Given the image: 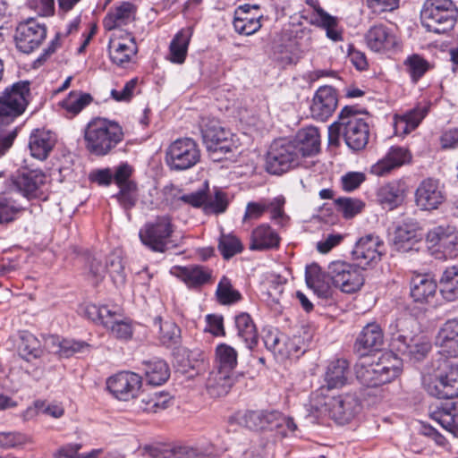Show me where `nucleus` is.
Masks as SVG:
<instances>
[{
	"instance_id": "obj_1",
	"label": "nucleus",
	"mask_w": 458,
	"mask_h": 458,
	"mask_svg": "<svg viewBox=\"0 0 458 458\" xmlns=\"http://www.w3.org/2000/svg\"><path fill=\"white\" fill-rule=\"evenodd\" d=\"M355 106H345L338 114L337 120L328 128L330 144L338 145L343 139L349 149L353 152L363 150L369 140V125Z\"/></svg>"
},
{
	"instance_id": "obj_2",
	"label": "nucleus",
	"mask_w": 458,
	"mask_h": 458,
	"mask_svg": "<svg viewBox=\"0 0 458 458\" xmlns=\"http://www.w3.org/2000/svg\"><path fill=\"white\" fill-rule=\"evenodd\" d=\"M123 139V127L118 123L106 118H93L84 129L85 148L96 157L109 155Z\"/></svg>"
},
{
	"instance_id": "obj_3",
	"label": "nucleus",
	"mask_w": 458,
	"mask_h": 458,
	"mask_svg": "<svg viewBox=\"0 0 458 458\" xmlns=\"http://www.w3.org/2000/svg\"><path fill=\"white\" fill-rule=\"evenodd\" d=\"M412 320L397 319L394 326L391 325V352L411 362H420L427 358L431 352L432 344L430 340L421 335L409 336L405 335V329Z\"/></svg>"
},
{
	"instance_id": "obj_4",
	"label": "nucleus",
	"mask_w": 458,
	"mask_h": 458,
	"mask_svg": "<svg viewBox=\"0 0 458 458\" xmlns=\"http://www.w3.org/2000/svg\"><path fill=\"white\" fill-rule=\"evenodd\" d=\"M32 100L30 82L19 81L0 92V128L21 116Z\"/></svg>"
},
{
	"instance_id": "obj_5",
	"label": "nucleus",
	"mask_w": 458,
	"mask_h": 458,
	"mask_svg": "<svg viewBox=\"0 0 458 458\" xmlns=\"http://www.w3.org/2000/svg\"><path fill=\"white\" fill-rule=\"evenodd\" d=\"M458 17L453 0H425L421 10L422 25L428 31L444 34L451 30Z\"/></svg>"
},
{
	"instance_id": "obj_6",
	"label": "nucleus",
	"mask_w": 458,
	"mask_h": 458,
	"mask_svg": "<svg viewBox=\"0 0 458 458\" xmlns=\"http://www.w3.org/2000/svg\"><path fill=\"white\" fill-rule=\"evenodd\" d=\"M173 218L169 215L157 216L140 228L139 237L143 245L154 252H165L169 239L174 232Z\"/></svg>"
},
{
	"instance_id": "obj_7",
	"label": "nucleus",
	"mask_w": 458,
	"mask_h": 458,
	"mask_svg": "<svg viewBox=\"0 0 458 458\" xmlns=\"http://www.w3.org/2000/svg\"><path fill=\"white\" fill-rule=\"evenodd\" d=\"M291 140L279 139L273 141L266 157V168L271 174H282L294 168L300 163L301 157Z\"/></svg>"
},
{
	"instance_id": "obj_8",
	"label": "nucleus",
	"mask_w": 458,
	"mask_h": 458,
	"mask_svg": "<svg viewBox=\"0 0 458 458\" xmlns=\"http://www.w3.org/2000/svg\"><path fill=\"white\" fill-rule=\"evenodd\" d=\"M200 128L203 143L208 152L226 155L237 149L233 135L222 127L218 120L209 117L202 118Z\"/></svg>"
},
{
	"instance_id": "obj_9",
	"label": "nucleus",
	"mask_w": 458,
	"mask_h": 458,
	"mask_svg": "<svg viewBox=\"0 0 458 458\" xmlns=\"http://www.w3.org/2000/svg\"><path fill=\"white\" fill-rule=\"evenodd\" d=\"M200 160V149L191 138H180L166 149L165 162L173 171H183L193 167Z\"/></svg>"
},
{
	"instance_id": "obj_10",
	"label": "nucleus",
	"mask_w": 458,
	"mask_h": 458,
	"mask_svg": "<svg viewBox=\"0 0 458 458\" xmlns=\"http://www.w3.org/2000/svg\"><path fill=\"white\" fill-rule=\"evenodd\" d=\"M401 371V362L397 360L391 365L385 363L383 360L370 364L359 362L355 368L357 379L368 387H377L389 383L397 377Z\"/></svg>"
},
{
	"instance_id": "obj_11",
	"label": "nucleus",
	"mask_w": 458,
	"mask_h": 458,
	"mask_svg": "<svg viewBox=\"0 0 458 458\" xmlns=\"http://www.w3.org/2000/svg\"><path fill=\"white\" fill-rule=\"evenodd\" d=\"M332 284L343 293H354L364 284L361 268L356 264L345 261H333L327 268Z\"/></svg>"
},
{
	"instance_id": "obj_12",
	"label": "nucleus",
	"mask_w": 458,
	"mask_h": 458,
	"mask_svg": "<svg viewBox=\"0 0 458 458\" xmlns=\"http://www.w3.org/2000/svg\"><path fill=\"white\" fill-rule=\"evenodd\" d=\"M47 37V26L34 18L21 21L16 27L14 41L19 51L30 54L38 48Z\"/></svg>"
},
{
	"instance_id": "obj_13",
	"label": "nucleus",
	"mask_w": 458,
	"mask_h": 458,
	"mask_svg": "<svg viewBox=\"0 0 458 458\" xmlns=\"http://www.w3.org/2000/svg\"><path fill=\"white\" fill-rule=\"evenodd\" d=\"M386 252L385 243L379 236L368 234L360 237L352 251V259L361 269L376 266Z\"/></svg>"
},
{
	"instance_id": "obj_14",
	"label": "nucleus",
	"mask_w": 458,
	"mask_h": 458,
	"mask_svg": "<svg viewBox=\"0 0 458 458\" xmlns=\"http://www.w3.org/2000/svg\"><path fill=\"white\" fill-rule=\"evenodd\" d=\"M46 182L47 175L39 169L18 172L12 178L15 191L30 201L46 199L43 191Z\"/></svg>"
},
{
	"instance_id": "obj_15",
	"label": "nucleus",
	"mask_w": 458,
	"mask_h": 458,
	"mask_svg": "<svg viewBox=\"0 0 458 458\" xmlns=\"http://www.w3.org/2000/svg\"><path fill=\"white\" fill-rule=\"evenodd\" d=\"M107 49L111 62L123 68L131 63L132 57L137 55L139 50L134 36L128 31L112 33L109 38Z\"/></svg>"
},
{
	"instance_id": "obj_16",
	"label": "nucleus",
	"mask_w": 458,
	"mask_h": 458,
	"mask_svg": "<svg viewBox=\"0 0 458 458\" xmlns=\"http://www.w3.org/2000/svg\"><path fill=\"white\" fill-rule=\"evenodd\" d=\"M142 386V377L134 372L121 371L106 380L108 391L120 401H130L138 396Z\"/></svg>"
},
{
	"instance_id": "obj_17",
	"label": "nucleus",
	"mask_w": 458,
	"mask_h": 458,
	"mask_svg": "<svg viewBox=\"0 0 458 458\" xmlns=\"http://www.w3.org/2000/svg\"><path fill=\"white\" fill-rule=\"evenodd\" d=\"M306 4L311 8L310 11H308L309 22L324 30L327 37L332 41H342L344 38L343 29L339 24V19L324 10L318 0H306Z\"/></svg>"
},
{
	"instance_id": "obj_18",
	"label": "nucleus",
	"mask_w": 458,
	"mask_h": 458,
	"mask_svg": "<svg viewBox=\"0 0 458 458\" xmlns=\"http://www.w3.org/2000/svg\"><path fill=\"white\" fill-rule=\"evenodd\" d=\"M327 405L332 419L344 424L360 411L361 403L356 392H349L333 397Z\"/></svg>"
},
{
	"instance_id": "obj_19",
	"label": "nucleus",
	"mask_w": 458,
	"mask_h": 458,
	"mask_svg": "<svg viewBox=\"0 0 458 458\" xmlns=\"http://www.w3.org/2000/svg\"><path fill=\"white\" fill-rule=\"evenodd\" d=\"M161 194L163 204L174 211L180 209L183 205L199 208L206 199L203 191L186 194L182 188L173 183L164 186Z\"/></svg>"
},
{
	"instance_id": "obj_20",
	"label": "nucleus",
	"mask_w": 458,
	"mask_h": 458,
	"mask_svg": "<svg viewBox=\"0 0 458 458\" xmlns=\"http://www.w3.org/2000/svg\"><path fill=\"white\" fill-rule=\"evenodd\" d=\"M429 394L438 399H454L458 396V365L446 364L432 384L428 386Z\"/></svg>"
},
{
	"instance_id": "obj_21",
	"label": "nucleus",
	"mask_w": 458,
	"mask_h": 458,
	"mask_svg": "<svg viewBox=\"0 0 458 458\" xmlns=\"http://www.w3.org/2000/svg\"><path fill=\"white\" fill-rule=\"evenodd\" d=\"M338 105V97L335 89L332 86L319 87L313 97L310 105L311 116L318 121H327L334 112Z\"/></svg>"
},
{
	"instance_id": "obj_22",
	"label": "nucleus",
	"mask_w": 458,
	"mask_h": 458,
	"mask_svg": "<svg viewBox=\"0 0 458 458\" xmlns=\"http://www.w3.org/2000/svg\"><path fill=\"white\" fill-rule=\"evenodd\" d=\"M263 14L259 4H244L234 11L233 28L242 35L250 36L261 28L260 19Z\"/></svg>"
},
{
	"instance_id": "obj_23",
	"label": "nucleus",
	"mask_w": 458,
	"mask_h": 458,
	"mask_svg": "<svg viewBox=\"0 0 458 458\" xmlns=\"http://www.w3.org/2000/svg\"><path fill=\"white\" fill-rule=\"evenodd\" d=\"M445 200V196L439 182L432 178L423 180L415 191V202L421 210H435Z\"/></svg>"
},
{
	"instance_id": "obj_24",
	"label": "nucleus",
	"mask_w": 458,
	"mask_h": 458,
	"mask_svg": "<svg viewBox=\"0 0 458 458\" xmlns=\"http://www.w3.org/2000/svg\"><path fill=\"white\" fill-rule=\"evenodd\" d=\"M411 160L412 154L408 148L392 146L385 157L371 166L370 173L377 176H384L394 169L410 164Z\"/></svg>"
},
{
	"instance_id": "obj_25",
	"label": "nucleus",
	"mask_w": 458,
	"mask_h": 458,
	"mask_svg": "<svg viewBox=\"0 0 458 458\" xmlns=\"http://www.w3.org/2000/svg\"><path fill=\"white\" fill-rule=\"evenodd\" d=\"M408 191L403 180H393L379 186L376 192L377 203L386 210H394L402 206Z\"/></svg>"
},
{
	"instance_id": "obj_26",
	"label": "nucleus",
	"mask_w": 458,
	"mask_h": 458,
	"mask_svg": "<svg viewBox=\"0 0 458 458\" xmlns=\"http://www.w3.org/2000/svg\"><path fill=\"white\" fill-rule=\"evenodd\" d=\"M429 418L458 437V401L431 404Z\"/></svg>"
},
{
	"instance_id": "obj_27",
	"label": "nucleus",
	"mask_w": 458,
	"mask_h": 458,
	"mask_svg": "<svg viewBox=\"0 0 458 458\" xmlns=\"http://www.w3.org/2000/svg\"><path fill=\"white\" fill-rule=\"evenodd\" d=\"M384 345V333L381 327L376 322L368 323L357 335L354 342V350L360 356L381 350Z\"/></svg>"
},
{
	"instance_id": "obj_28",
	"label": "nucleus",
	"mask_w": 458,
	"mask_h": 458,
	"mask_svg": "<svg viewBox=\"0 0 458 458\" xmlns=\"http://www.w3.org/2000/svg\"><path fill=\"white\" fill-rule=\"evenodd\" d=\"M427 242L431 247L443 249V252L450 257L456 256L458 252V237L455 228L449 225H441L433 227L427 233Z\"/></svg>"
},
{
	"instance_id": "obj_29",
	"label": "nucleus",
	"mask_w": 458,
	"mask_h": 458,
	"mask_svg": "<svg viewBox=\"0 0 458 458\" xmlns=\"http://www.w3.org/2000/svg\"><path fill=\"white\" fill-rule=\"evenodd\" d=\"M137 6L123 1L111 7L103 19V27L107 31H113L135 21Z\"/></svg>"
},
{
	"instance_id": "obj_30",
	"label": "nucleus",
	"mask_w": 458,
	"mask_h": 458,
	"mask_svg": "<svg viewBox=\"0 0 458 458\" xmlns=\"http://www.w3.org/2000/svg\"><path fill=\"white\" fill-rule=\"evenodd\" d=\"M280 244L279 233L268 224H261L252 230L249 249L254 251H269L278 250Z\"/></svg>"
},
{
	"instance_id": "obj_31",
	"label": "nucleus",
	"mask_w": 458,
	"mask_h": 458,
	"mask_svg": "<svg viewBox=\"0 0 458 458\" xmlns=\"http://www.w3.org/2000/svg\"><path fill=\"white\" fill-rule=\"evenodd\" d=\"M419 224L413 219H407L395 228L394 246L400 252L418 250L415 245L421 240Z\"/></svg>"
},
{
	"instance_id": "obj_32",
	"label": "nucleus",
	"mask_w": 458,
	"mask_h": 458,
	"mask_svg": "<svg viewBox=\"0 0 458 458\" xmlns=\"http://www.w3.org/2000/svg\"><path fill=\"white\" fill-rule=\"evenodd\" d=\"M170 273L190 288L202 286L209 283L212 277V270L200 265L174 266Z\"/></svg>"
},
{
	"instance_id": "obj_33",
	"label": "nucleus",
	"mask_w": 458,
	"mask_h": 458,
	"mask_svg": "<svg viewBox=\"0 0 458 458\" xmlns=\"http://www.w3.org/2000/svg\"><path fill=\"white\" fill-rule=\"evenodd\" d=\"M365 42L374 52H386L394 48L397 39L390 28L384 24H376L366 32Z\"/></svg>"
},
{
	"instance_id": "obj_34",
	"label": "nucleus",
	"mask_w": 458,
	"mask_h": 458,
	"mask_svg": "<svg viewBox=\"0 0 458 458\" xmlns=\"http://www.w3.org/2000/svg\"><path fill=\"white\" fill-rule=\"evenodd\" d=\"M241 375L213 368L206 381V388L211 397H221L229 393Z\"/></svg>"
},
{
	"instance_id": "obj_35",
	"label": "nucleus",
	"mask_w": 458,
	"mask_h": 458,
	"mask_svg": "<svg viewBox=\"0 0 458 458\" xmlns=\"http://www.w3.org/2000/svg\"><path fill=\"white\" fill-rule=\"evenodd\" d=\"M436 344L443 355L458 356V317L448 319L442 325L437 333Z\"/></svg>"
},
{
	"instance_id": "obj_36",
	"label": "nucleus",
	"mask_w": 458,
	"mask_h": 458,
	"mask_svg": "<svg viewBox=\"0 0 458 458\" xmlns=\"http://www.w3.org/2000/svg\"><path fill=\"white\" fill-rule=\"evenodd\" d=\"M428 106H418L413 109L394 117V133L398 136H405L414 131L427 116Z\"/></svg>"
},
{
	"instance_id": "obj_37",
	"label": "nucleus",
	"mask_w": 458,
	"mask_h": 458,
	"mask_svg": "<svg viewBox=\"0 0 458 458\" xmlns=\"http://www.w3.org/2000/svg\"><path fill=\"white\" fill-rule=\"evenodd\" d=\"M280 412L278 411H247L242 417V423L252 430L272 429L277 428Z\"/></svg>"
},
{
	"instance_id": "obj_38",
	"label": "nucleus",
	"mask_w": 458,
	"mask_h": 458,
	"mask_svg": "<svg viewBox=\"0 0 458 458\" xmlns=\"http://www.w3.org/2000/svg\"><path fill=\"white\" fill-rule=\"evenodd\" d=\"M291 142L299 149L300 157H310L320 149V134L316 127H306L300 130Z\"/></svg>"
},
{
	"instance_id": "obj_39",
	"label": "nucleus",
	"mask_w": 458,
	"mask_h": 458,
	"mask_svg": "<svg viewBox=\"0 0 458 458\" xmlns=\"http://www.w3.org/2000/svg\"><path fill=\"white\" fill-rule=\"evenodd\" d=\"M192 35V27L189 26L181 29L169 44L167 60L175 64H184Z\"/></svg>"
},
{
	"instance_id": "obj_40",
	"label": "nucleus",
	"mask_w": 458,
	"mask_h": 458,
	"mask_svg": "<svg viewBox=\"0 0 458 458\" xmlns=\"http://www.w3.org/2000/svg\"><path fill=\"white\" fill-rule=\"evenodd\" d=\"M56 142L54 133L49 131L36 129L30 136L29 148L31 156L39 160H45L52 151Z\"/></svg>"
},
{
	"instance_id": "obj_41",
	"label": "nucleus",
	"mask_w": 458,
	"mask_h": 458,
	"mask_svg": "<svg viewBox=\"0 0 458 458\" xmlns=\"http://www.w3.org/2000/svg\"><path fill=\"white\" fill-rule=\"evenodd\" d=\"M350 373V364L347 360L335 359L330 361L324 375L327 388H340L345 386Z\"/></svg>"
},
{
	"instance_id": "obj_42",
	"label": "nucleus",
	"mask_w": 458,
	"mask_h": 458,
	"mask_svg": "<svg viewBox=\"0 0 458 458\" xmlns=\"http://www.w3.org/2000/svg\"><path fill=\"white\" fill-rule=\"evenodd\" d=\"M437 289L436 281L428 275H416L411 281V296L416 302H429Z\"/></svg>"
},
{
	"instance_id": "obj_43",
	"label": "nucleus",
	"mask_w": 458,
	"mask_h": 458,
	"mask_svg": "<svg viewBox=\"0 0 458 458\" xmlns=\"http://www.w3.org/2000/svg\"><path fill=\"white\" fill-rule=\"evenodd\" d=\"M405 72L409 75L412 83L418 81L429 71L435 68V64L426 59L420 54L409 55L403 61Z\"/></svg>"
},
{
	"instance_id": "obj_44",
	"label": "nucleus",
	"mask_w": 458,
	"mask_h": 458,
	"mask_svg": "<svg viewBox=\"0 0 458 458\" xmlns=\"http://www.w3.org/2000/svg\"><path fill=\"white\" fill-rule=\"evenodd\" d=\"M237 336L242 339L246 347L253 349L258 344V331L251 317L242 312L234 318Z\"/></svg>"
},
{
	"instance_id": "obj_45",
	"label": "nucleus",
	"mask_w": 458,
	"mask_h": 458,
	"mask_svg": "<svg viewBox=\"0 0 458 458\" xmlns=\"http://www.w3.org/2000/svg\"><path fill=\"white\" fill-rule=\"evenodd\" d=\"M147 382L152 386H161L170 377V369L167 363L161 359H154L142 362Z\"/></svg>"
},
{
	"instance_id": "obj_46",
	"label": "nucleus",
	"mask_w": 458,
	"mask_h": 458,
	"mask_svg": "<svg viewBox=\"0 0 458 458\" xmlns=\"http://www.w3.org/2000/svg\"><path fill=\"white\" fill-rule=\"evenodd\" d=\"M238 364L237 351L227 344H219L215 348L214 368L235 372Z\"/></svg>"
},
{
	"instance_id": "obj_47",
	"label": "nucleus",
	"mask_w": 458,
	"mask_h": 458,
	"mask_svg": "<svg viewBox=\"0 0 458 458\" xmlns=\"http://www.w3.org/2000/svg\"><path fill=\"white\" fill-rule=\"evenodd\" d=\"M439 291L447 301L458 299V266L447 267L439 280Z\"/></svg>"
},
{
	"instance_id": "obj_48",
	"label": "nucleus",
	"mask_w": 458,
	"mask_h": 458,
	"mask_svg": "<svg viewBox=\"0 0 458 458\" xmlns=\"http://www.w3.org/2000/svg\"><path fill=\"white\" fill-rule=\"evenodd\" d=\"M52 344L55 347L54 352L60 358H70L77 353H85L89 352L90 345L85 341L74 339H62L52 337Z\"/></svg>"
},
{
	"instance_id": "obj_49",
	"label": "nucleus",
	"mask_w": 458,
	"mask_h": 458,
	"mask_svg": "<svg viewBox=\"0 0 458 458\" xmlns=\"http://www.w3.org/2000/svg\"><path fill=\"white\" fill-rule=\"evenodd\" d=\"M165 457L167 458H216L213 446L208 445L206 446H190L179 445L174 446L167 451Z\"/></svg>"
},
{
	"instance_id": "obj_50",
	"label": "nucleus",
	"mask_w": 458,
	"mask_h": 458,
	"mask_svg": "<svg viewBox=\"0 0 458 458\" xmlns=\"http://www.w3.org/2000/svg\"><path fill=\"white\" fill-rule=\"evenodd\" d=\"M25 210L13 197L0 194V225L13 222Z\"/></svg>"
},
{
	"instance_id": "obj_51",
	"label": "nucleus",
	"mask_w": 458,
	"mask_h": 458,
	"mask_svg": "<svg viewBox=\"0 0 458 458\" xmlns=\"http://www.w3.org/2000/svg\"><path fill=\"white\" fill-rule=\"evenodd\" d=\"M205 189L199 190L198 191H203L205 194V202L201 206L206 214H222L228 207V199L226 193L220 190H216L214 197L209 198L208 194V182L205 183Z\"/></svg>"
},
{
	"instance_id": "obj_52",
	"label": "nucleus",
	"mask_w": 458,
	"mask_h": 458,
	"mask_svg": "<svg viewBox=\"0 0 458 458\" xmlns=\"http://www.w3.org/2000/svg\"><path fill=\"white\" fill-rule=\"evenodd\" d=\"M159 321V341L166 346L172 347L181 343V328L173 321H162L161 318H157Z\"/></svg>"
},
{
	"instance_id": "obj_53",
	"label": "nucleus",
	"mask_w": 458,
	"mask_h": 458,
	"mask_svg": "<svg viewBox=\"0 0 458 458\" xmlns=\"http://www.w3.org/2000/svg\"><path fill=\"white\" fill-rule=\"evenodd\" d=\"M106 271L110 275L113 283L116 286H121L125 284V267L123 259L120 255L112 253L106 258Z\"/></svg>"
},
{
	"instance_id": "obj_54",
	"label": "nucleus",
	"mask_w": 458,
	"mask_h": 458,
	"mask_svg": "<svg viewBox=\"0 0 458 458\" xmlns=\"http://www.w3.org/2000/svg\"><path fill=\"white\" fill-rule=\"evenodd\" d=\"M19 355L27 361L40 358V343L32 334H24L18 347Z\"/></svg>"
},
{
	"instance_id": "obj_55",
	"label": "nucleus",
	"mask_w": 458,
	"mask_h": 458,
	"mask_svg": "<svg viewBox=\"0 0 458 458\" xmlns=\"http://www.w3.org/2000/svg\"><path fill=\"white\" fill-rule=\"evenodd\" d=\"M93 98L89 93L72 91L62 102V106L72 115H76L89 106Z\"/></svg>"
},
{
	"instance_id": "obj_56",
	"label": "nucleus",
	"mask_w": 458,
	"mask_h": 458,
	"mask_svg": "<svg viewBox=\"0 0 458 458\" xmlns=\"http://www.w3.org/2000/svg\"><path fill=\"white\" fill-rule=\"evenodd\" d=\"M218 250L222 257L228 260L243 250L241 240L231 233H222L218 241Z\"/></svg>"
},
{
	"instance_id": "obj_57",
	"label": "nucleus",
	"mask_w": 458,
	"mask_h": 458,
	"mask_svg": "<svg viewBox=\"0 0 458 458\" xmlns=\"http://www.w3.org/2000/svg\"><path fill=\"white\" fill-rule=\"evenodd\" d=\"M30 436L21 431H0V448L13 449L22 448L31 444Z\"/></svg>"
},
{
	"instance_id": "obj_58",
	"label": "nucleus",
	"mask_w": 458,
	"mask_h": 458,
	"mask_svg": "<svg viewBox=\"0 0 458 458\" xmlns=\"http://www.w3.org/2000/svg\"><path fill=\"white\" fill-rule=\"evenodd\" d=\"M216 295L218 301L224 305L233 304L242 300L241 293L233 289L231 280L226 276H223L219 281Z\"/></svg>"
},
{
	"instance_id": "obj_59",
	"label": "nucleus",
	"mask_w": 458,
	"mask_h": 458,
	"mask_svg": "<svg viewBox=\"0 0 458 458\" xmlns=\"http://www.w3.org/2000/svg\"><path fill=\"white\" fill-rule=\"evenodd\" d=\"M119 191L115 195L119 204L125 209L131 210L138 201V186L136 182H128L118 186Z\"/></svg>"
},
{
	"instance_id": "obj_60",
	"label": "nucleus",
	"mask_w": 458,
	"mask_h": 458,
	"mask_svg": "<svg viewBox=\"0 0 458 458\" xmlns=\"http://www.w3.org/2000/svg\"><path fill=\"white\" fill-rule=\"evenodd\" d=\"M88 318L95 323L103 325L105 327H109L112 322V316H115L107 306H98L96 304H89L85 309Z\"/></svg>"
},
{
	"instance_id": "obj_61",
	"label": "nucleus",
	"mask_w": 458,
	"mask_h": 458,
	"mask_svg": "<svg viewBox=\"0 0 458 458\" xmlns=\"http://www.w3.org/2000/svg\"><path fill=\"white\" fill-rule=\"evenodd\" d=\"M335 204L339 212H341L345 218H352L361 212L364 208V203L358 199L349 197H343L335 199Z\"/></svg>"
},
{
	"instance_id": "obj_62",
	"label": "nucleus",
	"mask_w": 458,
	"mask_h": 458,
	"mask_svg": "<svg viewBox=\"0 0 458 458\" xmlns=\"http://www.w3.org/2000/svg\"><path fill=\"white\" fill-rule=\"evenodd\" d=\"M285 199L283 196L276 197L272 199H266L267 211L270 213L272 221L283 225L288 219L284 213Z\"/></svg>"
},
{
	"instance_id": "obj_63",
	"label": "nucleus",
	"mask_w": 458,
	"mask_h": 458,
	"mask_svg": "<svg viewBox=\"0 0 458 458\" xmlns=\"http://www.w3.org/2000/svg\"><path fill=\"white\" fill-rule=\"evenodd\" d=\"M112 335L117 339L129 340L131 338L133 334V325L131 320H116L115 316H112V322L109 327Z\"/></svg>"
},
{
	"instance_id": "obj_64",
	"label": "nucleus",
	"mask_w": 458,
	"mask_h": 458,
	"mask_svg": "<svg viewBox=\"0 0 458 458\" xmlns=\"http://www.w3.org/2000/svg\"><path fill=\"white\" fill-rule=\"evenodd\" d=\"M439 144L442 149L449 150L458 148V128L452 127L442 131L439 136Z\"/></svg>"
}]
</instances>
